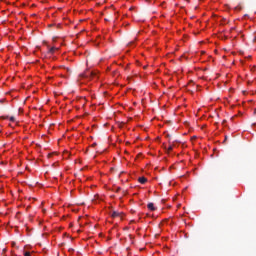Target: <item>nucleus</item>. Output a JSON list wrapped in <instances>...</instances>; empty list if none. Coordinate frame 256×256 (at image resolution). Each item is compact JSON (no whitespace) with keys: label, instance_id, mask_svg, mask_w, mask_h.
Returning <instances> with one entry per match:
<instances>
[{"label":"nucleus","instance_id":"f257e3e1","mask_svg":"<svg viewBox=\"0 0 256 256\" xmlns=\"http://www.w3.org/2000/svg\"><path fill=\"white\" fill-rule=\"evenodd\" d=\"M96 75L97 74L95 72L87 71L84 74H81V77L89 78V77H95Z\"/></svg>","mask_w":256,"mask_h":256},{"label":"nucleus","instance_id":"f03ea898","mask_svg":"<svg viewBox=\"0 0 256 256\" xmlns=\"http://www.w3.org/2000/svg\"><path fill=\"white\" fill-rule=\"evenodd\" d=\"M122 213L119 212V211H113L112 214H111V217L113 219L117 218V217H121Z\"/></svg>","mask_w":256,"mask_h":256},{"label":"nucleus","instance_id":"7ed1b4c3","mask_svg":"<svg viewBox=\"0 0 256 256\" xmlns=\"http://www.w3.org/2000/svg\"><path fill=\"white\" fill-rule=\"evenodd\" d=\"M147 207L150 211H155L157 209L155 208V204H153V202L148 203Z\"/></svg>","mask_w":256,"mask_h":256},{"label":"nucleus","instance_id":"20e7f679","mask_svg":"<svg viewBox=\"0 0 256 256\" xmlns=\"http://www.w3.org/2000/svg\"><path fill=\"white\" fill-rule=\"evenodd\" d=\"M138 181L141 183V185H145L147 183V178L142 176L138 178Z\"/></svg>","mask_w":256,"mask_h":256},{"label":"nucleus","instance_id":"39448f33","mask_svg":"<svg viewBox=\"0 0 256 256\" xmlns=\"http://www.w3.org/2000/svg\"><path fill=\"white\" fill-rule=\"evenodd\" d=\"M49 53H55V48H50Z\"/></svg>","mask_w":256,"mask_h":256},{"label":"nucleus","instance_id":"423d86ee","mask_svg":"<svg viewBox=\"0 0 256 256\" xmlns=\"http://www.w3.org/2000/svg\"><path fill=\"white\" fill-rule=\"evenodd\" d=\"M10 121H11L12 123H14L15 117L11 116V117H10Z\"/></svg>","mask_w":256,"mask_h":256},{"label":"nucleus","instance_id":"0eeeda50","mask_svg":"<svg viewBox=\"0 0 256 256\" xmlns=\"http://www.w3.org/2000/svg\"><path fill=\"white\" fill-rule=\"evenodd\" d=\"M24 256H31V253L30 252H25Z\"/></svg>","mask_w":256,"mask_h":256},{"label":"nucleus","instance_id":"6e6552de","mask_svg":"<svg viewBox=\"0 0 256 256\" xmlns=\"http://www.w3.org/2000/svg\"><path fill=\"white\" fill-rule=\"evenodd\" d=\"M168 151H173V146L170 145V146L168 147Z\"/></svg>","mask_w":256,"mask_h":256},{"label":"nucleus","instance_id":"1a4fd4ad","mask_svg":"<svg viewBox=\"0 0 256 256\" xmlns=\"http://www.w3.org/2000/svg\"><path fill=\"white\" fill-rule=\"evenodd\" d=\"M164 5H165V2H162V3L160 4V7H164Z\"/></svg>","mask_w":256,"mask_h":256},{"label":"nucleus","instance_id":"9d476101","mask_svg":"<svg viewBox=\"0 0 256 256\" xmlns=\"http://www.w3.org/2000/svg\"><path fill=\"white\" fill-rule=\"evenodd\" d=\"M22 6L25 7V3H22Z\"/></svg>","mask_w":256,"mask_h":256},{"label":"nucleus","instance_id":"9b49d317","mask_svg":"<svg viewBox=\"0 0 256 256\" xmlns=\"http://www.w3.org/2000/svg\"><path fill=\"white\" fill-rule=\"evenodd\" d=\"M121 190V188H118V190L117 191H120Z\"/></svg>","mask_w":256,"mask_h":256}]
</instances>
